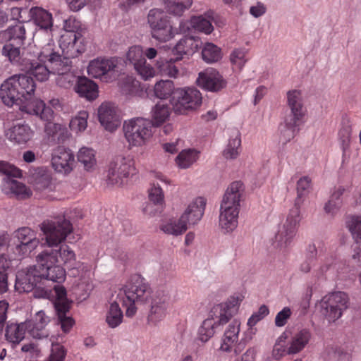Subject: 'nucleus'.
I'll return each instance as SVG.
<instances>
[{
	"label": "nucleus",
	"instance_id": "obj_3",
	"mask_svg": "<svg viewBox=\"0 0 361 361\" xmlns=\"http://www.w3.org/2000/svg\"><path fill=\"white\" fill-rule=\"evenodd\" d=\"M287 105L290 110L279 125L280 139L283 143L289 142L298 133V123L304 116L302 96L300 91L287 92Z\"/></svg>",
	"mask_w": 361,
	"mask_h": 361
},
{
	"label": "nucleus",
	"instance_id": "obj_52",
	"mask_svg": "<svg viewBox=\"0 0 361 361\" xmlns=\"http://www.w3.org/2000/svg\"><path fill=\"white\" fill-rule=\"evenodd\" d=\"M174 59L165 61H157V66L161 74L171 78H177L180 73L178 68L175 66Z\"/></svg>",
	"mask_w": 361,
	"mask_h": 361
},
{
	"label": "nucleus",
	"instance_id": "obj_27",
	"mask_svg": "<svg viewBox=\"0 0 361 361\" xmlns=\"http://www.w3.org/2000/svg\"><path fill=\"white\" fill-rule=\"evenodd\" d=\"M199 41L193 37H185L181 38L174 46L172 53L175 61H180L185 56L192 55L198 49Z\"/></svg>",
	"mask_w": 361,
	"mask_h": 361
},
{
	"label": "nucleus",
	"instance_id": "obj_30",
	"mask_svg": "<svg viewBox=\"0 0 361 361\" xmlns=\"http://www.w3.org/2000/svg\"><path fill=\"white\" fill-rule=\"evenodd\" d=\"M25 62L23 63V68L22 71L30 73L37 80L40 82L46 81L51 73V71L48 68L42 64L39 61H37L34 58L26 57L24 59Z\"/></svg>",
	"mask_w": 361,
	"mask_h": 361
},
{
	"label": "nucleus",
	"instance_id": "obj_8",
	"mask_svg": "<svg viewBox=\"0 0 361 361\" xmlns=\"http://www.w3.org/2000/svg\"><path fill=\"white\" fill-rule=\"evenodd\" d=\"M202 99L201 92L195 87L178 88L173 92L171 104L176 114H186L197 109Z\"/></svg>",
	"mask_w": 361,
	"mask_h": 361
},
{
	"label": "nucleus",
	"instance_id": "obj_11",
	"mask_svg": "<svg viewBox=\"0 0 361 361\" xmlns=\"http://www.w3.org/2000/svg\"><path fill=\"white\" fill-rule=\"evenodd\" d=\"M348 297L344 292H334L324 296L321 302V313L329 322L339 319L348 308Z\"/></svg>",
	"mask_w": 361,
	"mask_h": 361
},
{
	"label": "nucleus",
	"instance_id": "obj_5",
	"mask_svg": "<svg viewBox=\"0 0 361 361\" xmlns=\"http://www.w3.org/2000/svg\"><path fill=\"white\" fill-rule=\"evenodd\" d=\"M37 267L39 268L42 279H47L58 283H62L66 279L65 269L60 265L57 259V250L47 249L36 257Z\"/></svg>",
	"mask_w": 361,
	"mask_h": 361
},
{
	"label": "nucleus",
	"instance_id": "obj_6",
	"mask_svg": "<svg viewBox=\"0 0 361 361\" xmlns=\"http://www.w3.org/2000/svg\"><path fill=\"white\" fill-rule=\"evenodd\" d=\"M0 173L6 176L2 185V190L5 194L13 195L19 200H25L32 195L31 190L25 184L11 178L20 177L22 171L20 169L8 162L0 161Z\"/></svg>",
	"mask_w": 361,
	"mask_h": 361
},
{
	"label": "nucleus",
	"instance_id": "obj_31",
	"mask_svg": "<svg viewBox=\"0 0 361 361\" xmlns=\"http://www.w3.org/2000/svg\"><path fill=\"white\" fill-rule=\"evenodd\" d=\"M74 90L80 97L89 101L94 100L98 97L97 85L86 77H80L78 79Z\"/></svg>",
	"mask_w": 361,
	"mask_h": 361
},
{
	"label": "nucleus",
	"instance_id": "obj_34",
	"mask_svg": "<svg viewBox=\"0 0 361 361\" xmlns=\"http://www.w3.org/2000/svg\"><path fill=\"white\" fill-rule=\"evenodd\" d=\"M30 13L35 24L42 30H51L53 26L52 16L41 7L32 8Z\"/></svg>",
	"mask_w": 361,
	"mask_h": 361
},
{
	"label": "nucleus",
	"instance_id": "obj_39",
	"mask_svg": "<svg viewBox=\"0 0 361 361\" xmlns=\"http://www.w3.org/2000/svg\"><path fill=\"white\" fill-rule=\"evenodd\" d=\"M49 317L42 310L37 312L33 319V321H27L31 323V327L29 328V334L34 338H41L44 336V334L40 332L49 322Z\"/></svg>",
	"mask_w": 361,
	"mask_h": 361
},
{
	"label": "nucleus",
	"instance_id": "obj_10",
	"mask_svg": "<svg viewBox=\"0 0 361 361\" xmlns=\"http://www.w3.org/2000/svg\"><path fill=\"white\" fill-rule=\"evenodd\" d=\"M135 173L134 161L130 157L118 156L109 163L106 171V181L108 185H121L123 178Z\"/></svg>",
	"mask_w": 361,
	"mask_h": 361
},
{
	"label": "nucleus",
	"instance_id": "obj_18",
	"mask_svg": "<svg viewBox=\"0 0 361 361\" xmlns=\"http://www.w3.org/2000/svg\"><path fill=\"white\" fill-rule=\"evenodd\" d=\"M238 300L233 298L224 303L214 305L210 312L209 317L215 321L218 326H223L238 313Z\"/></svg>",
	"mask_w": 361,
	"mask_h": 361
},
{
	"label": "nucleus",
	"instance_id": "obj_48",
	"mask_svg": "<svg viewBox=\"0 0 361 361\" xmlns=\"http://www.w3.org/2000/svg\"><path fill=\"white\" fill-rule=\"evenodd\" d=\"M241 140L240 134L236 132L234 137H231L225 149L224 150V157L227 159H235L240 154V147Z\"/></svg>",
	"mask_w": 361,
	"mask_h": 361
},
{
	"label": "nucleus",
	"instance_id": "obj_63",
	"mask_svg": "<svg viewBox=\"0 0 361 361\" xmlns=\"http://www.w3.org/2000/svg\"><path fill=\"white\" fill-rule=\"evenodd\" d=\"M269 311L268 307L265 305H262L258 309V311L252 314L247 321V325L249 327H253L257 322L261 321L265 317Z\"/></svg>",
	"mask_w": 361,
	"mask_h": 361
},
{
	"label": "nucleus",
	"instance_id": "obj_17",
	"mask_svg": "<svg viewBox=\"0 0 361 361\" xmlns=\"http://www.w3.org/2000/svg\"><path fill=\"white\" fill-rule=\"evenodd\" d=\"M243 192L244 187L242 182L235 181L231 183L223 196L220 210L239 214Z\"/></svg>",
	"mask_w": 361,
	"mask_h": 361
},
{
	"label": "nucleus",
	"instance_id": "obj_47",
	"mask_svg": "<svg viewBox=\"0 0 361 361\" xmlns=\"http://www.w3.org/2000/svg\"><path fill=\"white\" fill-rule=\"evenodd\" d=\"M219 326L215 321L210 317L204 319L198 330V338L203 342H207L215 334V330Z\"/></svg>",
	"mask_w": 361,
	"mask_h": 361
},
{
	"label": "nucleus",
	"instance_id": "obj_19",
	"mask_svg": "<svg viewBox=\"0 0 361 361\" xmlns=\"http://www.w3.org/2000/svg\"><path fill=\"white\" fill-rule=\"evenodd\" d=\"M196 84L203 90L217 92L226 87V81L217 71L209 68L199 73Z\"/></svg>",
	"mask_w": 361,
	"mask_h": 361
},
{
	"label": "nucleus",
	"instance_id": "obj_12",
	"mask_svg": "<svg viewBox=\"0 0 361 361\" xmlns=\"http://www.w3.org/2000/svg\"><path fill=\"white\" fill-rule=\"evenodd\" d=\"M298 209H291L282 228L276 234L273 246L279 250H285L295 236L300 221Z\"/></svg>",
	"mask_w": 361,
	"mask_h": 361
},
{
	"label": "nucleus",
	"instance_id": "obj_13",
	"mask_svg": "<svg viewBox=\"0 0 361 361\" xmlns=\"http://www.w3.org/2000/svg\"><path fill=\"white\" fill-rule=\"evenodd\" d=\"M53 291L56 297L54 305L58 322L61 325L62 331L64 333H68L74 325L75 321L71 317L66 315L70 310V303L66 297V290L63 286L57 284L54 286Z\"/></svg>",
	"mask_w": 361,
	"mask_h": 361
},
{
	"label": "nucleus",
	"instance_id": "obj_4",
	"mask_svg": "<svg viewBox=\"0 0 361 361\" xmlns=\"http://www.w3.org/2000/svg\"><path fill=\"white\" fill-rule=\"evenodd\" d=\"M153 123L146 118L137 117L125 121L123 126L124 136L130 146H142L152 136Z\"/></svg>",
	"mask_w": 361,
	"mask_h": 361
},
{
	"label": "nucleus",
	"instance_id": "obj_33",
	"mask_svg": "<svg viewBox=\"0 0 361 361\" xmlns=\"http://www.w3.org/2000/svg\"><path fill=\"white\" fill-rule=\"evenodd\" d=\"M30 327L31 323L26 322L18 324H8L6 329V338L13 343H19L25 338L26 331L29 332V328Z\"/></svg>",
	"mask_w": 361,
	"mask_h": 361
},
{
	"label": "nucleus",
	"instance_id": "obj_20",
	"mask_svg": "<svg viewBox=\"0 0 361 361\" xmlns=\"http://www.w3.org/2000/svg\"><path fill=\"white\" fill-rule=\"evenodd\" d=\"M51 165L58 173L68 174L75 165V156L71 149L58 147L51 154Z\"/></svg>",
	"mask_w": 361,
	"mask_h": 361
},
{
	"label": "nucleus",
	"instance_id": "obj_29",
	"mask_svg": "<svg viewBox=\"0 0 361 361\" xmlns=\"http://www.w3.org/2000/svg\"><path fill=\"white\" fill-rule=\"evenodd\" d=\"M60 49L62 54L59 53L54 57H51L49 62L51 71L55 73H64L71 71V59L77 57L80 53L79 48H77V51L73 56H69L65 49L61 48Z\"/></svg>",
	"mask_w": 361,
	"mask_h": 361
},
{
	"label": "nucleus",
	"instance_id": "obj_38",
	"mask_svg": "<svg viewBox=\"0 0 361 361\" xmlns=\"http://www.w3.org/2000/svg\"><path fill=\"white\" fill-rule=\"evenodd\" d=\"M311 338L310 331L304 329L296 333L292 338L287 353L289 355L296 354L300 352L308 343Z\"/></svg>",
	"mask_w": 361,
	"mask_h": 361
},
{
	"label": "nucleus",
	"instance_id": "obj_25",
	"mask_svg": "<svg viewBox=\"0 0 361 361\" xmlns=\"http://www.w3.org/2000/svg\"><path fill=\"white\" fill-rule=\"evenodd\" d=\"M19 109L29 114L39 116L42 120L49 121L52 118L53 111L46 106L44 102L40 99H30L25 101L24 104H18Z\"/></svg>",
	"mask_w": 361,
	"mask_h": 361
},
{
	"label": "nucleus",
	"instance_id": "obj_40",
	"mask_svg": "<svg viewBox=\"0 0 361 361\" xmlns=\"http://www.w3.org/2000/svg\"><path fill=\"white\" fill-rule=\"evenodd\" d=\"M239 214L220 210L219 226L224 233L233 232L238 226Z\"/></svg>",
	"mask_w": 361,
	"mask_h": 361
},
{
	"label": "nucleus",
	"instance_id": "obj_23",
	"mask_svg": "<svg viewBox=\"0 0 361 361\" xmlns=\"http://www.w3.org/2000/svg\"><path fill=\"white\" fill-rule=\"evenodd\" d=\"M13 238L18 240L16 249L22 252V254L30 252L39 243L35 232L28 227H22L16 230L13 233Z\"/></svg>",
	"mask_w": 361,
	"mask_h": 361
},
{
	"label": "nucleus",
	"instance_id": "obj_41",
	"mask_svg": "<svg viewBox=\"0 0 361 361\" xmlns=\"http://www.w3.org/2000/svg\"><path fill=\"white\" fill-rule=\"evenodd\" d=\"M311 179L308 176L300 178L297 182V197L295 200V205L292 209H298L300 216V207L305 198L308 195L311 189Z\"/></svg>",
	"mask_w": 361,
	"mask_h": 361
},
{
	"label": "nucleus",
	"instance_id": "obj_22",
	"mask_svg": "<svg viewBox=\"0 0 361 361\" xmlns=\"http://www.w3.org/2000/svg\"><path fill=\"white\" fill-rule=\"evenodd\" d=\"M118 64L117 58H97L91 61L87 67L89 75L93 78H102L116 71Z\"/></svg>",
	"mask_w": 361,
	"mask_h": 361
},
{
	"label": "nucleus",
	"instance_id": "obj_45",
	"mask_svg": "<svg viewBox=\"0 0 361 361\" xmlns=\"http://www.w3.org/2000/svg\"><path fill=\"white\" fill-rule=\"evenodd\" d=\"M199 158V152L188 149L182 150L176 158V162L180 169H188Z\"/></svg>",
	"mask_w": 361,
	"mask_h": 361
},
{
	"label": "nucleus",
	"instance_id": "obj_26",
	"mask_svg": "<svg viewBox=\"0 0 361 361\" xmlns=\"http://www.w3.org/2000/svg\"><path fill=\"white\" fill-rule=\"evenodd\" d=\"M34 135V131L28 124L20 123L13 125L6 132V136L11 142L18 145H25Z\"/></svg>",
	"mask_w": 361,
	"mask_h": 361
},
{
	"label": "nucleus",
	"instance_id": "obj_9",
	"mask_svg": "<svg viewBox=\"0 0 361 361\" xmlns=\"http://www.w3.org/2000/svg\"><path fill=\"white\" fill-rule=\"evenodd\" d=\"M39 226L49 247H58L73 230L71 222L63 217L44 221Z\"/></svg>",
	"mask_w": 361,
	"mask_h": 361
},
{
	"label": "nucleus",
	"instance_id": "obj_64",
	"mask_svg": "<svg viewBox=\"0 0 361 361\" xmlns=\"http://www.w3.org/2000/svg\"><path fill=\"white\" fill-rule=\"evenodd\" d=\"M230 59L233 64L239 68H242L246 62L245 51L240 49H235L231 53Z\"/></svg>",
	"mask_w": 361,
	"mask_h": 361
},
{
	"label": "nucleus",
	"instance_id": "obj_14",
	"mask_svg": "<svg viewBox=\"0 0 361 361\" xmlns=\"http://www.w3.org/2000/svg\"><path fill=\"white\" fill-rule=\"evenodd\" d=\"M169 292L164 288H159L152 294L150 307L147 315V322L151 325H157L166 315Z\"/></svg>",
	"mask_w": 361,
	"mask_h": 361
},
{
	"label": "nucleus",
	"instance_id": "obj_35",
	"mask_svg": "<svg viewBox=\"0 0 361 361\" xmlns=\"http://www.w3.org/2000/svg\"><path fill=\"white\" fill-rule=\"evenodd\" d=\"M25 26L18 23L2 31L1 35L4 39L8 40V43H14L18 46H23L25 39Z\"/></svg>",
	"mask_w": 361,
	"mask_h": 361
},
{
	"label": "nucleus",
	"instance_id": "obj_59",
	"mask_svg": "<svg viewBox=\"0 0 361 361\" xmlns=\"http://www.w3.org/2000/svg\"><path fill=\"white\" fill-rule=\"evenodd\" d=\"M127 59L133 64L134 67L144 61L143 50L140 46L131 47L126 54Z\"/></svg>",
	"mask_w": 361,
	"mask_h": 361
},
{
	"label": "nucleus",
	"instance_id": "obj_15",
	"mask_svg": "<svg viewBox=\"0 0 361 361\" xmlns=\"http://www.w3.org/2000/svg\"><path fill=\"white\" fill-rule=\"evenodd\" d=\"M80 26V21L75 18H68L64 21V33L61 36L59 47L66 50L69 56H73L77 51V42L80 38V34L78 32Z\"/></svg>",
	"mask_w": 361,
	"mask_h": 361
},
{
	"label": "nucleus",
	"instance_id": "obj_58",
	"mask_svg": "<svg viewBox=\"0 0 361 361\" xmlns=\"http://www.w3.org/2000/svg\"><path fill=\"white\" fill-rule=\"evenodd\" d=\"M121 90L123 94L128 96H137L142 93L140 82L130 78L127 79L123 82L121 86Z\"/></svg>",
	"mask_w": 361,
	"mask_h": 361
},
{
	"label": "nucleus",
	"instance_id": "obj_53",
	"mask_svg": "<svg viewBox=\"0 0 361 361\" xmlns=\"http://www.w3.org/2000/svg\"><path fill=\"white\" fill-rule=\"evenodd\" d=\"M174 90L173 83L171 80H161L154 85V94L160 99H165L170 95L172 97Z\"/></svg>",
	"mask_w": 361,
	"mask_h": 361
},
{
	"label": "nucleus",
	"instance_id": "obj_16",
	"mask_svg": "<svg viewBox=\"0 0 361 361\" xmlns=\"http://www.w3.org/2000/svg\"><path fill=\"white\" fill-rule=\"evenodd\" d=\"M41 274L37 264L25 269L18 271L15 288L19 293H29L35 288L42 281Z\"/></svg>",
	"mask_w": 361,
	"mask_h": 361
},
{
	"label": "nucleus",
	"instance_id": "obj_55",
	"mask_svg": "<svg viewBox=\"0 0 361 361\" xmlns=\"http://www.w3.org/2000/svg\"><path fill=\"white\" fill-rule=\"evenodd\" d=\"M89 114L86 111H81L70 122V128L75 132L84 131L87 126Z\"/></svg>",
	"mask_w": 361,
	"mask_h": 361
},
{
	"label": "nucleus",
	"instance_id": "obj_2",
	"mask_svg": "<svg viewBox=\"0 0 361 361\" xmlns=\"http://www.w3.org/2000/svg\"><path fill=\"white\" fill-rule=\"evenodd\" d=\"M154 293L144 278L133 276L123 288V305L127 307L126 315L133 317L137 312V306L148 302Z\"/></svg>",
	"mask_w": 361,
	"mask_h": 361
},
{
	"label": "nucleus",
	"instance_id": "obj_7",
	"mask_svg": "<svg viewBox=\"0 0 361 361\" xmlns=\"http://www.w3.org/2000/svg\"><path fill=\"white\" fill-rule=\"evenodd\" d=\"M150 34L153 39L159 42H166L175 36L169 18L160 8L149 10L147 16Z\"/></svg>",
	"mask_w": 361,
	"mask_h": 361
},
{
	"label": "nucleus",
	"instance_id": "obj_54",
	"mask_svg": "<svg viewBox=\"0 0 361 361\" xmlns=\"http://www.w3.org/2000/svg\"><path fill=\"white\" fill-rule=\"evenodd\" d=\"M190 23L194 29L205 34H210L214 29L210 20L202 16L192 17Z\"/></svg>",
	"mask_w": 361,
	"mask_h": 361
},
{
	"label": "nucleus",
	"instance_id": "obj_61",
	"mask_svg": "<svg viewBox=\"0 0 361 361\" xmlns=\"http://www.w3.org/2000/svg\"><path fill=\"white\" fill-rule=\"evenodd\" d=\"M149 199L154 203L164 204V195L159 183H154L149 190Z\"/></svg>",
	"mask_w": 361,
	"mask_h": 361
},
{
	"label": "nucleus",
	"instance_id": "obj_32",
	"mask_svg": "<svg viewBox=\"0 0 361 361\" xmlns=\"http://www.w3.org/2000/svg\"><path fill=\"white\" fill-rule=\"evenodd\" d=\"M30 181L39 191L51 189L52 185L51 173L43 168L35 169L30 175Z\"/></svg>",
	"mask_w": 361,
	"mask_h": 361
},
{
	"label": "nucleus",
	"instance_id": "obj_57",
	"mask_svg": "<svg viewBox=\"0 0 361 361\" xmlns=\"http://www.w3.org/2000/svg\"><path fill=\"white\" fill-rule=\"evenodd\" d=\"M347 224L355 241L361 243V216H351Z\"/></svg>",
	"mask_w": 361,
	"mask_h": 361
},
{
	"label": "nucleus",
	"instance_id": "obj_49",
	"mask_svg": "<svg viewBox=\"0 0 361 361\" xmlns=\"http://www.w3.org/2000/svg\"><path fill=\"white\" fill-rule=\"evenodd\" d=\"M202 59L209 63L219 61L221 57V50L212 43H207L202 50Z\"/></svg>",
	"mask_w": 361,
	"mask_h": 361
},
{
	"label": "nucleus",
	"instance_id": "obj_37",
	"mask_svg": "<svg viewBox=\"0 0 361 361\" xmlns=\"http://www.w3.org/2000/svg\"><path fill=\"white\" fill-rule=\"evenodd\" d=\"M46 135L59 143L64 142L69 137L67 128L61 124L48 122L44 127Z\"/></svg>",
	"mask_w": 361,
	"mask_h": 361
},
{
	"label": "nucleus",
	"instance_id": "obj_44",
	"mask_svg": "<svg viewBox=\"0 0 361 361\" xmlns=\"http://www.w3.org/2000/svg\"><path fill=\"white\" fill-rule=\"evenodd\" d=\"M78 160L85 171H90L95 169L96 158L93 149L88 147H82L78 152Z\"/></svg>",
	"mask_w": 361,
	"mask_h": 361
},
{
	"label": "nucleus",
	"instance_id": "obj_1",
	"mask_svg": "<svg viewBox=\"0 0 361 361\" xmlns=\"http://www.w3.org/2000/svg\"><path fill=\"white\" fill-rule=\"evenodd\" d=\"M35 83L32 77L25 74L14 75L6 80L0 87V97L8 106L24 104L32 99Z\"/></svg>",
	"mask_w": 361,
	"mask_h": 361
},
{
	"label": "nucleus",
	"instance_id": "obj_51",
	"mask_svg": "<svg viewBox=\"0 0 361 361\" xmlns=\"http://www.w3.org/2000/svg\"><path fill=\"white\" fill-rule=\"evenodd\" d=\"M344 192L343 188H338L331 195L330 200L324 205V209L328 214L334 215L341 206L342 201L341 197Z\"/></svg>",
	"mask_w": 361,
	"mask_h": 361
},
{
	"label": "nucleus",
	"instance_id": "obj_24",
	"mask_svg": "<svg viewBox=\"0 0 361 361\" xmlns=\"http://www.w3.org/2000/svg\"><path fill=\"white\" fill-rule=\"evenodd\" d=\"M205 207L203 198L197 197L186 208L183 214L179 218L182 223L187 226V229L191 225H195L202 219Z\"/></svg>",
	"mask_w": 361,
	"mask_h": 361
},
{
	"label": "nucleus",
	"instance_id": "obj_28",
	"mask_svg": "<svg viewBox=\"0 0 361 361\" xmlns=\"http://www.w3.org/2000/svg\"><path fill=\"white\" fill-rule=\"evenodd\" d=\"M2 54L8 57L11 63L20 66L21 70L23 68V63H25L24 59L32 56L28 47L22 48V46H18L14 43L5 44L2 49Z\"/></svg>",
	"mask_w": 361,
	"mask_h": 361
},
{
	"label": "nucleus",
	"instance_id": "obj_50",
	"mask_svg": "<svg viewBox=\"0 0 361 361\" xmlns=\"http://www.w3.org/2000/svg\"><path fill=\"white\" fill-rule=\"evenodd\" d=\"M160 229L166 234L173 235H179L187 230L185 226L179 219L178 220L170 219L161 225Z\"/></svg>",
	"mask_w": 361,
	"mask_h": 361
},
{
	"label": "nucleus",
	"instance_id": "obj_42",
	"mask_svg": "<svg viewBox=\"0 0 361 361\" xmlns=\"http://www.w3.org/2000/svg\"><path fill=\"white\" fill-rule=\"evenodd\" d=\"M192 4V0H165L166 12L175 16H180Z\"/></svg>",
	"mask_w": 361,
	"mask_h": 361
},
{
	"label": "nucleus",
	"instance_id": "obj_60",
	"mask_svg": "<svg viewBox=\"0 0 361 361\" xmlns=\"http://www.w3.org/2000/svg\"><path fill=\"white\" fill-rule=\"evenodd\" d=\"M134 68L137 73L145 80H147L155 75V70L151 65L147 63L146 60L137 64Z\"/></svg>",
	"mask_w": 361,
	"mask_h": 361
},
{
	"label": "nucleus",
	"instance_id": "obj_62",
	"mask_svg": "<svg viewBox=\"0 0 361 361\" xmlns=\"http://www.w3.org/2000/svg\"><path fill=\"white\" fill-rule=\"evenodd\" d=\"M238 341V340L235 339V338L224 334L221 338L219 350L222 352L230 353L233 350H235L236 345H238L239 343Z\"/></svg>",
	"mask_w": 361,
	"mask_h": 361
},
{
	"label": "nucleus",
	"instance_id": "obj_21",
	"mask_svg": "<svg viewBox=\"0 0 361 361\" xmlns=\"http://www.w3.org/2000/svg\"><path fill=\"white\" fill-rule=\"evenodd\" d=\"M98 117L101 125L110 132L114 131L121 124L118 109L110 102H104L99 106Z\"/></svg>",
	"mask_w": 361,
	"mask_h": 361
},
{
	"label": "nucleus",
	"instance_id": "obj_43",
	"mask_svg": "<svg viewBox=\"0 0 361 361\" xmlns=\"http://www.w3.org/2000/svg\"><path fill=\"white\" fill-rule=\"evenodd\" d=\"M123 314L117 302L110 304L106 315V322L110 328L118 326L123 322Z\"/></svg>",
	"mask_w": 361,
	"mask_h": 361
},
{
	"label": "nucleus",
	"instance_id": "obj_46",
	"mask_svg": "<svg viewBox=\"0 0 361 361\" xmlns=\"http://www.w3.org/2000/svg\"><path fill=\"white\" fill-rule=\"evenodd\" d=\"M57 250V258L59 257L61 262L67 267L68 269H74L77 264L75 255L68 245H63L59 247V249H53Z\"/></svg>",
	"mask_w": 361,
	"mask_h": 361
},
{
	"label": "nucleus",
	"instance_id": "obj_56",
	"mask_svg": "<svg viewBox=\"0 0 361 361\" xmlns=\"http://www.w3.org/2000/svg\"><path fill=\"white\" fill-rule=\"evenodd\" d=\"M169 116V109L164 104H157L152 114L154 125L159 126L163 123Z\"/></svg>",
	"mask_w": 361,
	"mask_h": 361
},
{
	"label": "nucleus",
	"instance_id": "obj_36",
	"mask_svg": "<svg viewBox=\"0 0 361 361\" xmlns=\"http://www.w3.org/2000/svg\"><path fill=\"white\" fill-rule=\"evenodd\" d=\"M28 49L30 51V54L32 58H37L40 62H44L46 60L49 62V59L51 57H54L59 51H56L54 48V44L50 40L44 47H41L40 50L36 44H29Z\"/></svg>",
	"mask_w": 361,
	"mask_h": 361
}]
</instances>
